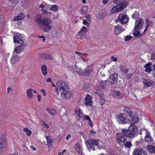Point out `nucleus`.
<instances>
[{
  "label": "nucleus",
  "mask_w": 155,
  "mask_h": 155,
  "mask_svg": "<svg viewBox=\"0 0 155 155\" xmlns=\"http://www.w3.org/2000/svg\"><path fill=\"white\" fill-rule=\"evenodd\" d=\"M121 132L117 134L116 139L117 143L123 146L126 142L127 138H133L137 135V127L134 124H131L128 129H122Z\"/></svg>",
  "instance_id": "obj_1"
},
{
  "label": "nucleus",
  "mask_w": 155,
  "mask_h": 155,
  "mask_svg": "<svg viewBox=\"0 0 155 155\" xmlns=\"http://www.w3.org/2000/svg\"><path fill=\"white\" fill-rule=\"evenodd\" d=\"M87 147L89 150H95L94 146H97L99 149L103 147L104 144L103 143L99 140L96 139H89L85 142Z\"/></svg>",
  "instance_id": "obj_2"
},
{
  "label": "nucleus",
  "mask_w": 155,
  "mask_h": 155,
  "mask_svg": "<svg viewBox=\"0 0 155 155\" xmlns=\"http://www.w3.org/2000/svg\"><path fill=\"white\" fill-rule=\"evenodd\" d=\"M68 85L63 81H58L56 84V91L58 95L62 94L64 91L68 90Z\"/></svg>",
  "instance_id": "obj_3"
},
{
  "label": "nucleus",
  "mask_w": 155,
  "mask_h": 155,
  "mask_svg": "<svg viewBox=\"0 0 155 155\" xmlns=\"http://www.w3.org/2000/svg\"><path fill=\"white\" fill-rule=\"evenodd\" d=\"M51 20L48 18H44L41 21V25L39 27L42 30L46 32H48L52 28V26L50 25Z\"/></svg>",
  "instance_id": "obj_4"
},
{
  "label": "nucleus",
  "mask_w": 155,
  "mask_h": 155,
  "mask_svg": "<svg viewBox=\"0 0 155 155\" xmlns=\"http://www.w3.org/2000/svg\"><path fill=\"white\" fill-rule=\"evenodd\" d=\"M75 69L74 71L76 72L79 75L81 76H88L92 72L93 70V68L91 66H88L86 68H85L84 70L82 71L81 69H80L77 68L76 65H75Z\"/></svg>",
  "instance_id": "obj_5"
},
{
  "label": "nucleus",
  "mask_w": 155,
  "mask_h": 155,
  "mask_svg": "<svg viewBox=\"0 0 155 155\" xmlns=\"http://www.w3.org/2000/svg\"><path fill=\"white\" fill-rule=\"evenodd\" d=\"M117 122L120 124H125L131 122L130 120L127 118L126 115L124 114H121L117 116Z\"/></svg>",
  "instance_id": "obj_6"
},
{
  "label": "nucleus",
  "mask_w": 155,
  "mask_h": 155,
  "mask_svg": "<svg viewBox=\"0 0 155 155\" xmlns=\"http://www.w3.org/2000/svg\"><path fill=\"white\" fill-rule=\"evenodd\" d=\"M129 18L127 15L122 14H120L118 17L117 20H116V21H119L121 24L124 25L127 24Z\"/></svg>",
  "instance_id": "obj_7"
},
{
  "label": "nucleus",
  "mask_w": 155,
  "mask_h": 155,
  "mask_svg": "<svg viewBox=\"0 0 155 155\" xmlns=\"http://www.w3.org/2000/svg\"><path fill=\"white\" fill-rule=\"evenodd\" d=\"M118 75L117 74L114 73L110 76L109 80L108 85L111 86L113 84L116 83L118 79Z\"/></svg>",
  "instance_id": "obj_8"
},
{
  "label": "nucleus",
  "mask_w": 155,
  "mask_h": 155,
  "mask_svg": "<svg viewBox=\"0 0 155 155\" xmlns=\"http://www.w3.org/2000/svg\"><path fill=\"white\" fill-rule=\"evenodd\" d=\"M113 2L117 5L124 8L127 5V3L124 0H113Z\"/></svg>",
  "instance_id": "obj_9"
},
{
  "label": "nucleus",
  "mask_w": 155,
  "mask_h": 155,
  "mask_svg": "<svg viewBox=\"0 0 155 155\" xmlns=\"http://www.w3.org/2000/svg\"><path fill=\"white\" fill-rule=\"evenodd\" d=\"M132 155H147V154L143 150L136 148L134 150Z\"/></svg>",
  "instance_id": "obj_10"
},
{
  "label": "nucleus",
  "mask_w": 155,
  "mask_h": 155,
  "mask_svg": "<svg viewBox=\"0 0 155 155\" xmlns=\"http://www.w3.org/2000/svg\"><path fill=\"white\" fill-rule=\"evenodd\" d=\"M143 24V20L141 18H140L136 21L135 23L134 29L135 30H138L141 28Z\"/></svg>",
  "instance_id": "obj_11"
},
{
  "label": "nucleus",
  "mask_w": 155,
  "mask_h": 155,
  "mask_svg": "<svg viewBox=\"0 0 155 155\" xmlns=\"http://www.w3.org/2000/svg\"><path fill=\"white\" fill-rule=\"evenodd\" d=\"M125 29L122 28L120 25H118L114 27V31L115 34L117 35L123 32Z\"/></svg>",
  "instance_id": "obj_12"
},
{
  "label": "nucleus",
  "mask_w": 155,
  "mask_h": 155,
  "mask_svg": "<svg viewBox=\"0 0 155 155\" xmlns=\"http://www.w3.org/2000/svg\"><path fill=\"white\" fill-rule=\"evenodd\" d=\"M75 115L77 120H79L83 116L82 112L79 107H77L75 109Z\"/></svg>",
  "instance_id": "obj_13"
},
{
  "label": "nucleus",
  "mask_w": 155,
  "mask_h": 155,
  "mask_svg": "<svg viewBox=\"0 0 155 155\" xmlns=\"http://www.w3.org/2000/svg\"><path fill=\"white\" fill-rule=\"evenodd\" d=\"M142 81L145 87H147L153 85V82L151 80L143 78Z\"/></svg>",
  "instance_id": "obj_14"
},
{
  "label": "nucleus",
  "mask_w": 155,
  "mask_h": 155,
  "mask_svg": "<svg viewBox=\"0 0 155 155\" xmlns=\"http://www.w3.org/2000/svg\"><path fill=\"white\" fill-rule=\"evenodd\" d=\"M76 37L77 39L81 40L83 42H85L86 40V38L84 35V34L83 33H81V32H79L76 36Z\"/></svg>",
  "instance_id": "obj_15"
},
{
  "label": "nucleus",
  "mask_w": 155,
  "mask_h": 155,
  "mask_svg": "<svg viewBox=\"0 0 155 155\" xmlns=\"http://www.w3.org/2000/svg\"><path fill=\"white\" fill-rule=\"evenodd\" d=\"M25 17V15L23 13H20L17 16L15 17L13 21H17L21 20Z\"/></svg>",
  "instance_id": "obj_16"
},
{
  "label": "nucleus",
  "mask_w": 155,
  "mask_h": 155,
  "mask_svg": "<svg viewBox=\"0 0 155 155\" xmlns=\"http://www.w3.org/2000/svg\"><path fill=\"white\" fill-rule=\"evenodd\" d=\"M25 45L22 44L16 47L14 49V51L16 53L18 54L22 51L25 48Z\"/></svg>",
  "instance_id": "obj_17"
},
{
  "label": "nucleus",
  "mask_w": 155,
  "mask_h": 155,
  "mask_svg": "<svg viewBox=\"0 0 155 155\" xmlns=\"http://www.w3.org/2000/svg\"><path fill=\"white\" fill-rule=\"evenodd\" d=\"M42 16L40 15H38L35 17V22L39 27L40 25H41V24L42 20Z\"/></svg>",
  "instance_id": "obj_18"
},
{
  "label": "nucleus",
  "mask_w": 155,
  "mask_h": 155,
  "mask_svg": "<svg viewBox=\"0 0 155 155\" xmlns=\"http://www.w3.org/2000/svg\"><path fill=\"white\" fill-rule=\"evenodd\" d=\"M124 8H122L121 7L117 5V6L113 8L110 10V13L114 14L115 13L117 12L120 11L121 10L124 9Z\"/></svg>",
  "instance_id": "obj_19"
},
{
  "label": "nucleus",
  "mask_w": 155,
  "mask_h": 155,
  "mask_svg": "<svg viewBox=\"0 0 155 155\" xmlns=\"http://www.w3.org/2000/svg\"><path fill=\"white\" fill-rule=\"evenodd\" d=\"M95 93L97 94L100 97V99L99 100V103L101 105H102L104 104L105 102V100L104 98V95L103 94H99L98 92H96Z\"/></svg>",
  "instance_id": "obj_20"
},
{
  "label": "nucleus",
  "mask_w": 155,
  "mask_h": 155,
  "mask_svg": "<svg viewBox=\"0 0 155 155\" xmlns=\"http://www.w3.org/2000/svg\"><path fill=\"white\" fill-rule=\"evenodd\" d=\"M85 104L87 105L92 106L91 97L89 95H87L85 98Z\"/></svg>",
  "instance_id": "obj_21"
},
{
  "label": "nucleus",
  "mask_w": 155,
  "mask_h": 155,
  "mask_svg": "<svg viewBox=\"0 0 155 155\" xmlns=\"http://www.w3.org/2000/svg\"><path fill=\"white\" fill-rule=\"evenodd\" d=\"M19 59V56L17 55H13L11 59V63L12 64L15 63Z\"/></svg>",
  "instance_id": "obj_22"
},
{
  "label": "nucleus",
  "mask_w": 155,
  "mask_h": 155,
  "mask_svg": "<svg viewBox=\"0 0 155 155\" xmlns=\"http://www.w3.org/2000/svg\"><path fill=\"white\" fill-rule=\"evenodd\" d=\"M151 64H152L151 63L149 62L144 65V67L146 68L145 70V71L146 72L150 73L151 71L152 68L150 67Z\"/></svg>",
  "instance_id": "obj_23"
},
{
  "label": "nucleus",
  "mask_w": 155,
  "mask_h": 155,
  "mask_svg": "<svg viewBox=\"0 0 155 155\" xmlns=\"http://www.w3.org/2000/svg\"><path fill=\"white\" fill-rule=\"evenodd\" d=\"M61 96H63L66 99H69L71 97V95L70 93L68 91V90H66L64 91L62 94L61 95Z\"/></svg>",
  "instance_id": "obj_24"
},
{
  "label": "nucleus",
  "mask_w": 155,
  "mask_h": 155,
  "mask_svg": "<svg viewBox=\"0 0 155 155\" xmlns=\"http://www.w3.org/2000/svg\"><path fill=\"white\" fill-rule=\"evenodd\" d=\"M33 90L31 88H30L27 91V96L28 98L31 99L33 98V96L32 93Z\"/></svg>",
  "instance_id": "obj_25"
},
{
  "label": "nucleus",
  "mask_w": 155,
  "mask_h": 155,
  "mask_svg": "<svg viewBox=\"0 0 155 155\" xmlns=\"http://www.w3.org/2000/svg\"><path fill=\"white\" fill-rule=\"evenodd\" d=\"M113 95L114 97H116L118 98H119L121 96V93L119 91L114 90Z\"/></svg>",
  "instance_id": "obj_26"
},
{
  "label": "nucleus",
  "mask_w": 155,
  "mask_h": 155,
  "mask_svg": "<svg viewBox=\"0 0 155 155\" xmlns=\"http://www.w3.org/2000/svg\"><path fill=\"white\" fill-rule=\"evenodd\" d=\"M41 70L44 75H45L47 74V67L46 65H42L41 67Z\"/></svg>",
  "instance_id": "obj_27"
},
{
  "label": "nucleus",
  "mask_w": 155,
  "mask_h": 155,
  "mask_svg": "<svg viewBox=\"0 0 155 155\" xmlns=\"http://www.w3.org/2000/svg\"><path fill=\"white\" fill-rule=\"evenodd\" d=\"M14 41L15 43H20V44L23 43V42L18 36L14 37Z\"/></svg>",
  "instance_id": "obj_28"
},
{
  "label": "nucleus",
  "mask_w": 155,
  "mask_h": 155,
  "mask_svg": "<svg viewBox=\"0 0 155 155\" xmlns=\"http://www.w3.org/2000/svg\"><path fill=\"white\" fill-rule=\"evenodd\" d=\"M148 150L149 152L152 153L155 152V147L152 145H149L148 147Z\"/></svg>",
  "instance_id": "obj_29"
},
{
  "label": "nucleus",
  "mask_w": 155,
  "mask_h": 155,
  "mask_svg": "<svg viewBox=\"0 0 155 155\" xmlns=\"http://www.w3.org/2000/svg\"><path fill=\"white\" fill-rule=\"evenodd\" d=\"M46 139L48 145L49 147H50L51 145V143L52 142L51 137L50 136H48L46 137Z\"/></svg>",
  "instance_id": "obj_30"
},
{
  "label": "nucleus",
  "mask_w": 155,
  "mask_h": 155,
  "mask_svg": "<svg viewBox=\"0 0 155 155\" xmlns=\"http://www.w3.org/2000/svg\"><path fill=\"white\" fill-rule=\"evenodd\" d=\"M125 111L127 114L130 117H131L133 116L132 111L131 110L128 108H126L125 109Z\"/></svg>",
  "instance_id": "obj_31"
},
{
  "label": "nucleus",
  "mask_w": 155,
  "mask_h": 155,
  "mask_svg": "<svg viewBox=\"0 0 155 155\" xmlns=\"http://www.w3.org/2000/svg\"><path fill=\"white\" fill-rule=\"evenodd\" d=\"M120 70L122 72H123L124 74H126L128 72V70L125 68L124 66H121L120 67Z\"/></svg>",
  "instance_id": "obj_32"
},
{
  "label": "nucleus",
  "mask_w": 155,
  "mask_h": 155,
  "mask_svg": "<svg viewBox=\"0 0 155 155\" xmlns=\"http://www.w3.org/2000/svg\"><path fill=\"white\" fill-rule=\"evenodd\" d=\"M75 150L77 152L80 153L81 152V146L80 145L78 144L77 143L75 145Z\"/></svg>",
  "instance_id": "obj_33"
},
{
  "label": "nucleus",
  "mask_w": 155,
  "mask_h": 155,
  "mask_svg": "<svg viewBox=\"0 0 155 155\" xmlns=\"http://www.w3.org/2000/svg\"><path fill=\"white\" fill-rule=\"evenodd\" d=\"M59 9L58 7V5H51V8L50 9V10H53L55 12L57 11Z\"/></svg>",
  "instance_id": "obj_34"
},
{
  "label": "nucleus",
  "mask_w": 155,
  "mask_h": 155,
  "mask_svg": "<svg viewBox=\"0 0 155 155\" xmlns=\"http://www.w3.org/2000/svg\"><path fill=\"white\" fill-rule=\"evenodd\" d=\"M101 87L103 89H105L107 85V81H102L100 82Z\"/></svg>",
  "instance_id": "obj_35"
},
{
  "label": "nucleus",
  "mask_w": 155,
  "mask_h": 155,
  "mask_svg": "<svg viewBox=\"0 0 155 155\" xmlns=\"http://www.w3.org/2000/svg\"><path fill=\"white\" fill-rule=\"evenodd\" d=\"M42 57L44 59L46 60H49L51 59V55L50 54H44L43 55Z\"/></svg>",
  "instance_id": "obj_36"
},
{
  "label": "nucleus",
  "mask_w": 155,
  "mask_h": 155,
  "mask_svg": "<svg viewBox=\"0 0 155 155\" xmlns=\"http://www.w3.org/2000/svg\"><path fill=\"white\" fill-rule=\"evenodd\" d=\"M47 111L52 116H54L55 115V111L53 110H51L50 108H47L46 109Z\"/></svg>",
  "instance_id": "obj_37"
},
{
  "label": "nucleus",
  "mask_w": 155,
  "mask_h": 155,
  "mask_svg": "<svg viewBox=\"0 0 155 155\" xmlns=\"http://www.w3.org/2000/svg\"><path fill=\"white\" fill-rule=\"evenodd\" d=\"M88 9V8L87 6H84L81 8V12L83 13H85L87 12Z\"/></svg>",
  "instance_id": "obj_38"
},
{
  "label": "nucleus",
  "mask_w": 155,
  "mask_h": 155,
  "mask_svg": "<svg viewBox=\"0 0 155 155\" xmlns=\"http://www.w3.org/2000/svg\"><path fill=\"white\" fill-rule=\"evenodd\" d=\"M124 146L128 148H130L132 146V144L130 141H127L124 143Z\"/></svg>",
  "instance_id": "obj_39"
},
{
  "label": "nucleus",
  "mask_w": 155,
  "mask_h": 155,
  "mask_svg": "<svg viewBox=\"0 0 155 155\" xmlns=\"http://www.w3.org/2000/svg\"><path fill=\"white\" fill-rule=\"evenodd\" d=\"M131 118V120L133 121V122L131 124H133L134 125L135 123H137L139 121V119L137 117H133V116Z\"/></svg>",
  "instance_id": "obj_40"
},
{
  "label": "nucleus",
  "mask_w": 155,
  "mask_h": 155,
  "mask_svg": "<svg viewBox=\"0 0 155 155\" xmlns=\"http://www.w3.org/2000/svg\"><path fill=\"white\" fill-rule=\"evenodd\" d=\"M23 130L26 133L27 135L28 136H30L31 135V132L30 130L28 129V128H24Z\"/></svg>",
  "instance_id": "obj_41"
},
{
  "label": "nucleus",
  "mask_w": 155,
  "mask_h": 155,
  "mask_svg": "<svg viewBox=\"0 0 155 155\" xmlns=\"http://www.w3.org/2000/svg\"><path fill=\"white\" fill-rule=\"evenodd\" d=\"M139 16V14L138 12L135 11L132 15V17L133 18L136 19Z\"/></svg>",
  "instance_id": "obj_42"
},
{
  "label": "nucleus",
  "mask_w": 155,
  "mask_h": 155,
  "mask_svg": "<svg viewBox=\"0 0 155 155\" xmlns=\"http://www.w3.org/2000/svg\"><path fill=\"white\" fill-rule=\"evenodd\" d=\"M1 144L4 147H7V145L6 143V140L5 139H2L1 140V141L0 142Z\"/></svg>",
  "instance_id": "obj_43"
},
{
  "label": "nucleus",
  "mask_w": 155,
  "mask_h": 155,
  "mask_svg": "<svg viewBox=\"0 0 155 155\" xmlns=\"http://www.w3.org/2000/svg\"><path fill=\"white\" fill-rule=\"evenodd\" d=\"M65 111L66 110L64 108H61L59 110V114L60 115H64Z\"/></svg>",
  "instance_id": "obj_44"
},
{
  "label": "nucleus",
  "mask_w": 155,
  "mask_h": 155,
  "mask_svg": "<svg viewBox=\"0 0 155 155\" xmlns=\"http://www.w3.org/2000/svg\"><path fill=\"white\" fill-rule=\"evenodd\" d=\"M99 15L100 19H102L106 16V15L105 12H101L99 13Z\"/></svg>",
  "instance_id": "obj_45"
},
{
  "label": "nucleus",
  "mask_w": 155,
  "mask_h": 155,
  "mask_svg": "<svg viewBox=\"0 0 155 155\" xmlns=\"http://www.w3.org/2000/svg\"><path fill=\"white\" fill-rule=\"evenodd\" d=\"M89 85L88 84H84L83 86V89L84 90L87 91L89 88Z\"/></svg>",
  "instance_id": "obj_46"
},
{
  "label": "nucleus",
  "mask_w": 155,
  "mask_h": 155,
  "mask_svg": "<svg viewBox=\"0 0 155 155\" xmlns=\"http://www.w3.org/2000/svg\"><path fill=\"white\" fill-rule=\"evenodd\" d=\"M147 22V25L148 26H152L153 25V22L152 21H149L147 19L146 20Z\"/></svg>",
  "instance_id": "obj_47"
},
{
  "label": "nucleus",
  "mask_w": 155,
  "mask_h": 155,
  "mask_svg": "<svg viewBox=\"0 0 155 155\" xmlns=\"http://www.w3.org/2000/svg\"><path fill=\"white\" fill-rule=\"evenodd\" d=\"M137 30H135V31L133 33V35L135 37H138L140 34V32Z\"/></svg>",
  "instance_id": "obj_48"
},
{
  "label": "nucleus",
  "mask_w": 155,
  "mask_h": 155,
  "mask_svg": "<svg viewBox=\"0 0 155 155\" xmlns=\"http://www.w3.org/2000/svg\"><path fill=\"white\" fill-rule=\"evenodd\" d=\"M75 53L77 54L79 56H80L82 55H87L88 54L87 53H80V52H78V51H75Z\"/></svg>",
  "instance_id": "obj_49"
},
{
  "label": "nucleus",
  "mask_w": 155,
  "mask_h": 155,
  "mask_svg": "<svg viewBox=\"0 0 155 155\" xmlns=\"http://www.w3.org/2000/svg\"><path fill=\"white\" fill-rule=\"evenodd\" d=\"M87 28H86L85 27L83 26L80 32H81V33H83L84 34V32L86 31H87Z\"/></svg>",
  "instance_id": "obj_50"
},
{
  "label": "nucleus",
  "mask_w": 155,
  "mask_h": 155,
  "mask_svg": "<svg viewBox=\"0 0 155 155\" xmlns=\"http://www.w3.org/2000/svg\"><path fill=\"white\" fill-rule=\"evenodd\" d=\"M145 138V140L146 141L148 142H151L152 140V139L151 138V137H146Z\"/></svg>",
  "instance_id": "obj_51"
},
{
  "label": "nucleus",
  "mask_w": 155,
  "mask_h": 155,
  "mask_svg": "<svg viewBox=\"0 0 155 155\" xmlns=\"http://www.w3.org/2000/svg\"><path fill=\"white\" fill-rule=\"evenodd\" d=\"M132 38V37L131 36L128 35L126 36L125 38V41H127L130 40Z\"/></svg>",
  "instance_id": "obj_52"
},
{
  "label": "nucleus",
  "mask_w": 155,
  "mask_h": 155,
  "mask_svg": "<svg viewBox=\"0 0 155 155\" xmlns=\"http://www.w3.org/2000/svg\"><path fill=\"white\" fill-rule=\"evenodd\" d=\"M88 22L89 21H87L84 20L83 22V23L84 25H85L87 26H88L89 24V23Z\"/></svg>",
  "instance_id": "obj_53"
},
{
  "label": "nucleus",
  "mask_w": 155,
  "mask_h": 155,
  "mask_svg": "<svg viewBox=\"0 0 155 155\" xmlns=\"http://www.w3.org/2000/svg\"><path fill=\"white\" fill-rule=\"evenodd\" d=\"M132 74H128L126 75V78L129 79L132 76Z\"/></svg>",
  "instance_id": "obj_54"
},
{
  "label": "nucleus",
  "mask_w": 155,
  "mask_h": 155,
  "mask_svg": "<svg viewBox=\"0 0 155 155\" xmlns=\"http://www.w3.org/2000/svg\"><path fill=\"white\" fill-rule=\"evenodd\" d=\"M84 119L87 120L89 121L91 120L90 117L87 115H85L84 117Z\"/></svg>",
  "instance_id": "obj_55"
},
{
  "label": "nucleus",
  "mask_w": 155,
  "mask_h": 155,
  "mask_svg": "<svg viewBox=\"0 0 155 155\" xmlns=\"http://www.w3.org/2000/svg\"><path fill=\"white\" fill-rule=\"evenodd\" d=\"M4 148V147L0 143V153L2 152L3 149Z\"/></svg>",
  "instance_id": "obj_56"
},
{
  "label": "nucleus",
  "mask_w": 155,
  "mask_h": 155,
  "mask_svg": "<svg viewBox=\"0 0 155 155\" xmlns=\"http://www.w3.org/2000/svg\"><path fill=\"white\" fill-rule=\"evenodd\" d=\"M43 126L47 128H49V125H48L45 123L44 122H43Z\"/></svg>",
  "instance_id": "obj_57"
},
{
  "label": "nucleus",
  "mask_w": 155,
  "mask_h": 155,
  "mask_svg": "<svg viewBox=\"0 0 155 155\" xmlns=\"http://www.w3.org/2000/svg\"><path fill=\"white\" fill-rule=\"evenodd\" d=\"M151 59L152 60L155 59V52H153L152 54Z\"/></svg>",
  "instance_id": "obj_58"
},
{
  "label": "nucleus",
  "mask_w": 155,
  "mask_h": 155,
  "mask_svg": "<svg viewBox=\"0 0 155 155\" xmlns=\"http://www.w3.org/2000/svg\"><path fill=\"white\" fill-rule=\"evenodd\" d=\"M87 18V21H89V23H90V16L89 15H87L86 16Z\"/></svg>",
  "instance_id": "obj_59"
},
{
  "label": "nucleus",
  "mask_w": 155,
  "mask_h": 155,
  "mask_svg": "<svg viewBox=\"0 0 155 155\" xmlns=\"http://www.w3.org/2000/svg\"><path fill=\"white\" fill-rule=\"evenodd\" d=\"M111 58L114 61H117V58L116 57H114V56H111Z\"/></svg>",
  "instance_id": "obj_60"
},
{
  "label": "nucleus",
  "mask_w": 155,
  "mask_h": 155,
  "mask_svg": "<svg viewBox=\"0 0 155 155\" xmlns=\"http://www.w3.org/2000/svg\"><path fill=\"white\" fill-rule=\"evenodd\" d=\"M88 123H89V126H90L91 127H93V124L92 123V122H91V120L89 121Z\"/></svg>",
  "instance_id": "obj_61"
},
{
  "label": "nucleus",
  "mask_w": 155,
  "mask_h": 155,
  "mask_svg": "<svg viewBox=\"0 0 155 155\" xmlns=\"http://www.w3.org/2000/svg\"><path fill=\"white\" fill-rule=\"evenodd\" d=\"M41 11H43L44 13L45 14H51V13L49 12L46 11L44 9H41Z\"/></svg>",
  "instance_id": "obj_62"
},
{
  "label": "nucleus",
  "mask_w": 155,
  "mask_h": 155,
  "mask_svg": "<svg viewBox=\"0 0 155 155\" xmlns=\"http://www.w3.org/2000/svg\"><path fill=\"white\" fill-rule=\"evenodd\" d=\"M41 91L43 94L44 96H45L46 95V93L45 92V91L44 89H42Z\"/></svg>",
  "instance_id": "obj_63"
},
{
  "label": "nucleus",
  "mask_w": 155,
  "mask_h": 155,
  "mask_svg": "<svg viewBox=\"0 0 155 155\" xmlns=\"http://www.w3.org/2000/svg\"><path fill=\"white\" fill-rule=\"evenodd\" d=\"M46 81L47 82H51V78H47L46 80Z\"/></svg>",
  "instance_id": "obj_64"
}]
</instances>
